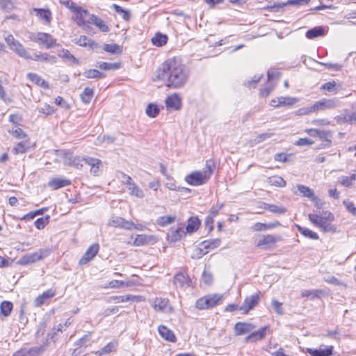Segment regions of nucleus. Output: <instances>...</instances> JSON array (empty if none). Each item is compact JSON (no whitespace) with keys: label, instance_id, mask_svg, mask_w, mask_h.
Segmentation results:
<instances>
[{"label":"nucleus","instance_id":"obj_1","mask_svg":"<svg viewBox=\"0 0 356 356\" xmlns=\"http://www.w3.org/2000/svg\"><path fill=\"white\" fill-rule=\"evenodd\" d=\"M160 79L166 80V86L172 88H182L189 77L188 67L184 65L180 58L173 57L163 62L159 74Z\"/></svg>","mask_w":356,"mask_h":356},{"label":"nucleus","instance_id":"obj_2","mask_svg":"<svg viewBox=\"0 0 356 356\" xmlns=\"http://www.w3.org/2000/svg\"><path fill=\"white\" fill-rule=\"evenodd\" d=\"M214 164L212 161H207L205 168L203 171H194L187 175L185 178L186 181L191 186H201L206 184L210 179Z\"/></svg>","mask_w":356,"mask_h":356},{"label":"nucleus","instance_id":"obj_3","mask_svg":"<svg viewBox=\"0 0 356 356\" xmlns=\"http://www.w3.org/2000/svg\"><path fill=\"white\" fill-rule=\"evenodd\" d=\"M51 252V250L50 248H41L36 252L24 255L19 261V263L22 265L33 264L48 257Z\"/></svg>","mask_w":356,"mask_h":356},{"label":"nucleus","instance_id":"obj_4","mask_svg":"<svg viewBox=\"0 0 356 356\" xmlns=\"http://www.w3.org/2000/svg\"><path fill=\"white\" fill-rule=\"evenodd\" d=\"M4 40L9 48L20 57H27V49L13 35H4Z\"/></svg>","mask_w":356,"mask_h":356},{"label":"nucleus","instance_id":"obj_5","mask_svg":"<svg viewBox=\"0 0 356 356\" xmlns=\"http://www.w3.org/2000/svg\"><path fill=\"white\" fill-rule=\"evenodd\" d=\"M339 105L340 101L338 98H323L313 104V110H316V112L332 110L337 108Z\"/></svg>","mask_w":356,"mask_h":356},{"label":"nucleus","instance_id":"obj_6","mask_svg":"<svg viewBox=\"0 0 356 356\" xmlns=\"http://www.w3.org/2000/svg\"><path fill=\"white\" fill-rule=\"evenodd\" d=\"M309 220L323 232H335L336 227L330 222L319 217L318 214L310 213L308 216Z\"/></svg>","mask_w":356,"mask_h":356},{"label":"nucleus","instance_id":"obj_7","mask_svg":"<svg viewBox=\"0 0 356 356\" xmlns=\"http://www.w3.org/2000/svg\"><path fill=\"white\" fill-rule=\"evenodd\" d=\"M30 38L32 41L43 45L47 49H50L56 45V40L47 33L39 32L33 34Z\"/></svg>","mask_w":356,"mask_h":356},{"label":"nucleus","instance_id":"obj_8","mask_svg":"<svg viewBox=\"0 0 356 356\" xmlns=\"http://www.w3.org/2000/svg\"><path fill=\"white\" fill-rule=\"evenodd\" d=\"M107 225L127 230H132L133 222L127 220L120 216H112L108 221Z\"/></svg>","mask_w":356,"mask_h":356},{"label":"nucleus","instance_id":"obj_9","mask_svg":"<svg viewBox=\"0 0 356 356\" xmlns=\"http://www.w3.org/2000/svg\"><path fill=\"white\" fill-rule=\"evenodd\" d=\"M260 294L261 292L258 291L254 294L246 297L243 305L240 306L239 310L243 311L244 314H248L250 310L252 309L258 305L260 300Z\"/></svg>","mask_w":356,"mask_h":356},{"label":"nucleus","instance_id":"obj_10","mask_svg":"<svg viewBox=\"0 0 356 356\" xmlns=\"http://www.w3.org/2000/svg\"><path fill=\"white\" fill-rule=\"evenodd\" d=\"M280 236H275L271 234L262 235L257 240V247L261 248L262 249H269L277 241H280Z\"/></svg>","mask_w":356,"mask_h":356},{"label":"nucleus","instance_id":"obj_11","mask_svg":"<svg viewBox=\"0 0 356 356\" xmlns=\"http://www.w3.org/2000/svg\"><path fill=\"white\" fill-rule=\"evenodd\" d=\"M99 250V245L94 243L90 245L79 261V265L83 266L92 261L97 255Z\"/></svg>","mask_w":356,"mask_h":356},{"label":"nucleus","instance_id":"obj_12","mask_svg":"<svg viewBox=\"0 0 356 356\" xmlns=\"http://www.w3.org/2000/svg\"><path fill=\"white\" fill-rule=\"evenodd\" d=\"M25 59L33 60L35 61H43L48 63H56V58L54 56L49 55L47 53L38 52L31 55L27 51V57H22Z\"/></svg>","mask_w":356,"mask_h":356},{"label":"nucleus","instance_id":"obj_13","mask_svg":"<svg viewBox=\"0 0 356 356\" xmlns=\"http://www.w3.org/2000/svg\"><path fill=\"white\" fill-rule=\"evenodd\" d=\"M173 283L177 287L184 289L192 285V280L188 275L178 273L174 277Z\"/></svg>","mask_w":356,"mask_h":356},{"label":"nucleus","instance_id":"obj_14","mask_svg":"<svg viewBox=\"0 0 356 356\" xmlns=\"http://www.w3.org/2000/svg\"><path fill=\"white\" fill-rule=\"evenodd\" d=\"M333 346H325L321 344L319 349L308 348L307 352L312 356H331L333 355Z\"/></svg>","mask_w":356,"mask_h":356},{"label":"nucleus","instance_id":"obj_15","mask_svg":"<svg viewBox=\"0 0 356 356\" xmlns=\"http://www.w3.org/2000/svg\"><path fill=\"white\" fill-rule=\"evenodd\" d=\"M64 163L66 165L80 169L84 165V157L74 156L71 153H67L65 156Z\"/></svg>","mask_w":356,"mask_h":356},{"label":"nucleus","instance_id":"obj_16","mask_svg":"<svg viewBox=\"0 0 356 356\" xmlns=\"http://www.w3.org/2000/svg\"><path fill=\"white\" fill-rule=\"evenodd\" d=\"M186 235V232L183 227H172L167 234V239L170 242L175 243L181 240Z\"/></svg>","mask_w":356,"mask_h":356},{"label":"nucleus","instance_id":"obj_17","mask_svg":"<svg viewBox=\"0 0 356 356\" xmlns=\"http://www.w3.org/2000/svg\"><path fill=\"white\" fill-rule=\"evenodd\" d=\"M168 300L163 298H156L154 301L152 306L156 311L167 312L171 313L172 312V307L168 306Z\"/></svg>","mask_w":356,"mask_h":356},{"label":"nucleus","instance_id":"obj_18","mask_svg":"<svg viewBox=\"0 0 356 356\" xmlns=\"http://www.w3.org/2000/svg\"><path fill=\"white\" fill-rule=\"evenodd\" d=\"M73 13H75L74 20L79 26L85 24V17L88 14V10L76 6V3H71Z\"/></svg>","mask_w":356,"mask_h":356},{"label":"nucleus","instance_id":"obj_19","mask_svg":"<svg viewBox=\"0 0 356 356\" xmlns=\"http://www.w3.org/2000/svg\"><path fill=\"white\" fill-rule=\"evenodd\" d=\"M44 350L43 346L22 348L16 351L13 356H37Z\"/></svg>","mask_w":356,"mask_h":356},{"label":"nucleus","instance_id":"obj_20","mask_svg":"<svg viewBox=\"0 0 356 356\" xmlns=\"http://www.w3.org/2000/svg\"><path fill=\"white\" fill-rule=\"evenodd\" d=\"M254 327L252 323L238 322L234 325V332L236 335H242L251 332Z\"/></svg>","mask_w":356,"mask_h":356},{"label":"nucleus","instance_id":"obj_21","mask_svg":"<svg viewBox=\"0 0 356 356\" xmlns=\"http://www.w3.org/2000/svg\"><path fill=\"white\" fill-rule=\"evenodd\" d=\"M55 296V291L50 289L38 296L34 300L35 307H40Z\"/></svg>","mask_w":356,"mask_h":356},{"label":"nucleus","instance_id":"obj_22","mask_svg":"<svg viewBox=\"0 0 356 356\" xmlns=\"http://www.w3.org/2000/svg\"><path fill=\"white\" fill-rule=\"evenodd\" d=\"M160 336L165 340L170 342H175L176 337L174 332L165 325H160L158 327Z\"/></svg>","mask_w":356,"mask_h":356},{"label":"nucleus","instance_id":"obj_23","mask_svg":"<svg viewBox=\"0 0 356 356\" xmlns=\"http://www.w3.org/2000/svg\"><path fill=\"white\" fill-rule=\"evenodd\" d=\"M165 105L167 108L179 110L181 106V99L178 95L173 94L166 98Z\"/></svg>","mask_w":356,"mask_h":356},{"label":"nucleus","instance_id":"obj_24","mask_svg":"<svg viewBox=\"0 0 356 356\" xmlns=\"http://www.w3.org/2000/svg\"><path fill=\"white\" fill-rule=\"evenodd\" d=\"M88 22L94 24L102 32L106 33L110 31L109 27L106 25V22L102 19L95 15H91L90 16Z\"/></svg>","mask_w":356,"mask_h":356},{"label":"nucleus","instance_id":"obj_25","mask_svg":"<svg viewBox=\"0 0 356 356\" xmlns=\"http://www.w3.org/2000/svg\"><path fill=\"white\" fill-rule=\"evenodd\" d=\"M70 180L65 178L57 177L50 180L48 182V186L53 190H57L64 186L70 185Z\"/></svg>","mask_w":356,"mask_h":356},{"label":"nucleus","instance_id":"obj_26","mask_svg":"<svg viewBox=\"0 0 356 356\" xmlns=\"http://www.w3.org/2000/svg\"><path fill=\"white\" fill-rule=\"evenodd\" d=\"M268 329L267 326H264L259 329L257 332H254L249 334L245 339V342H254L259 340L262 339L266 334V330Z\"/></svg>","mask_w":356,"mask_h":356},{"label":"nucleus","instance_id":"obj_27","mask_svg":"<svg viewBox=\"0 0 356 356\" xmlns=\"http://www.w3.org/2000/svg\"><path fill=\"white\" fill-rule=\"evenodd\" d=\"M36 15L43 21L45 24H49L51 21V13L49 9L33 8Z\"/></svg>","mask_w":356,"mask_h":356},{"label":"nucleus","instance_id":"obj_28","mask_svg":"<svg viewBox=\"0 0 356 356\" xmlns=\"http://www.w3.org/2000/svg\"><path fill=\"white\" fill-rule=\"evenodd\" d=\"M296 188L302 196L308 197L312 201H315L317 199L314 191L310 188L302 184H297Z\"/></svg>","mask_w":356,"mask_h":356},{"label":"nucleus","instance_id":"obj_29","mask_svg":"<svg viewBox=\"0 0 356 356\" xmlns=\"http://www.w3.org/2000/svg\"><path fill=\"white\" fill-rule=\"evenodd\" d=\"M154 236L146 234H138L136 235L133 245L134 246H141L151 243L152 240H154Z\"/></svg>","mask_w":356,"mask_h":356},{"label":"nucleus","instance_id":"obj_30","mask_svg":"<svg viewBox=\"0 0 356 356\" xmlns=\"http://www.w3.org/2000/svg\"><path fill=\"white\" fill-rule=\"evenodd\" d=\"M220 240L219 238H214L210 240H206L202 241L200 244V251H203V249L205 250H213L220 245Z\"/></svg>","mask_w":356,"mask_h":356},{"label":"nucleus","instance_id":"obj_31","mask_svg":"<svg viewBox=\"0 0 356 356\" xmlns=\"http://www.w3.org/2000/svg\"><path fill=\"white\" fill-rule=\"evenodd\" d=\"M200 225V220L197 217H191L188 220V225L186 227V232L193 233L196 232Z\"/></svg>","mask_w":356,"mask_h":356},{"label":"nucleus","instance_id":"obj_32","mask_svg":"<svg viewBox=\"0 0 356 356\" xmlns=\"http://www.w3.org/2000/svg\"><path fill=\"white\" fill-rule=\"evenodd\" d=\"M263 208L266 210H268L273 213L277 214H284L286 211V209L282 206H279L276 204H270L268 203L263 202Z\"/></svg>","mask_w":356,"mask_h":356},{"label":"nucleus","instance_id":"obj_33","mask_svg":"<svg viewBox=\"0 0 356 356\" xmlns=\"http://www.w3.org/2000/svg\"><path fill=\"white\" fill-rule=\"evenodd\" d=\"M309 0H289L286 3H278V4H274L273 6L270 7L271 10L277 12L280 10V8H282L286 5H300L304 3H307Z\"/></svg>","mask_w":356,"mask_h":356},{"label":"nucleus","instance_id":"obj_34","mask_svg":"<svg viewBox=\"0 0 356 356\" xmlns=\"http://www.w3.org/2000/svg\"><path fill=\"white\" fill-rule=\"evenodd\" d=\"M28 78L33 83L37 84L39 86H41L44 88H48L49 84L47 81H44L41 76H38L35 73H29L27 74Z\"/></svg>","mask_w":356,"mask_h":356},{"label":"nucleus","instance_id":"obj_35","mask_svg":"<svg viewBox=\"0 0 356 356\" xmlns=\"http://www.w3.org/2000/svg\"><path fill=\"white\" fill-rule=\"evenodd\" d=\"M29 148V143L27 139H24L23 140L18 143L15 147L13 149V152L15 154H23L25 153Z\"/></svg>","mask_w":356,"mask_h":356},{"label":"nucleus","instance_id":"obj_36","mask_svg":"<svg viewBox=\"0 0 356 356\" xmlns=\"http://www.w3.org/2000/svg\"><path fill=\"white\" fill-rule=\"evenodd\" d=\"M318 137L322 140V147H326L331 145L332 133L330 131L321 130Z\"/></svg>","mask_w":356,"mask_h":356},{"label":"nucleus","instance_id":"obj_37","mask_svg":"<svg viewBox=\"0 0 356 356\" xmlns=\"http://www.w3.org/2000/svg\"><path fill=\"white\" fill-rule=\"evenodd\" d=\"M324 35V29L322 26H316L309 29L306 33V37L309 39H314Z\"/></svg>","mask_w":356,"mask_h":356},{"label":"nucleus","instance_id":"obj_38","mask_svg":"<svg viewBox=\"0 0 356 356\" xmlns=\"http://www.w3.org/2000/svg\"><path fill=\"white\" fill-rule=\"evenodd\" d=\"M208 297V300H209V304L211 306V308H213L217 305H220L222 302V300L224 299L223 295L220 294H209L207 295Z\"/></svg>","mask_w":356,"mask_h":356},{"label":"nucleus","instance_id":"obj_39","mask_svg":"<svg viewBox=\"0 0 356 356\" xmlns=\"http://www.w3.org/2000/svg\"><path fill=\"white\" fill-rule=\"evenodd\" d=\"M136 299V296H131V295H127V296H111L109 298L108 302H127L129 300H134Z\"/></svg>","mask_w":356,"mask_h":356},{"label":"nucleus","instance_id":"obj_40","mask_svg":"<svg viewBox=\"0 0 356 356\" xmlns=\"http://www.w3.org/2000/svg\"><path fill=\"white\" fill-rule=\"evenodd\" d=\"M195 307L200 310L211 309L207 296L197 299L195 302Z\"/></svg>","mask_w":356,"mask_h":356},{"label":"nucleus","instance_id":"obj_41","mask_svg":"<svg viewBox=\"0 0 356 356\" xmlns=\"http://www.w3.org/2000/svg\"><path fill=\"white\" fill-rule=\"evenodd\" d=\"M83 76L88 79H102L106 76L103 72H100L97 70H88L83 72Z\"/></svg>","mask_w":356,"mask_h":356},{"label":"nucleus","instance_id":"obj_42","mask_svg":"<svg viewBox=\"0 0 356 356\" xmlns=\"http://www.w3.org/2000/svg\"><path fill=\"white\" fill-rule=\"evenodd\" d=\"M168 41V37L166 35L161 33H156L152 38V43L157 47H162Z\"/></svg>","mask_w":356,"mask_h":356},{"label":"nucleus","instance_id":"obj_43","mask_svg":"<svg viewBox=\"0 0 356 356\" xmlns=\"http://www.w3.org/2000/svg\"><path fill=\"white\" fill-rule=\"evenodd\" d=\"M297 228L299 232L304 235L305 236L314 240L318 239V234L316 232L310 230L309 229L301 227L300 225H297Z\"/></svg>","mask_w":356,"mask_h":356},{"label":"nucleus","instance_id":"obj_44","mask_svg":"<svg viewBox=\"0 0 356 356\" xmlns=\"http://www.w3.org/2000/svg\"><path fill=\"white\" fill-rule=\"evenodd\" d=\"M175 218H176L175 216H160L156 220V224L160 226L164 227V226H166L168 225H170V224L174 222V221L175 220Z\"/></svg>","mask_w":356,"mask_h":356},{"label":"nucleus","instance_id":"obj_45","mask_svg":"<svg viewBox=\"0 0 356 356\" xmlns=\"http://www.w3.org/2000/svg\"><path fill=\"white\" fill-rule=\"evenodd\" d=\"M80 97L84 104H89L93 97V90L88 87L86 88Z\"/></svg>","mask_w":356,"mask_h":356},{"label":"nucleus","instance_id":"obj_46","mask_svg":"<svg viewBox=\"0 0 356 356\" xmlns=\"http://www.w3.org/2000/svg\"><path fill=\"white\" fill-rule=\"evenodd\" d=\"M127 190L130 195L138 198H143L145 196L143 191L136 184V183L132 184L131 186H129Z\"/></svg>","mask_w":356,"mask_h":356},{"label":"nucleus","instance_id":"obj_47","mask_svg":"<svg viewBox=\"0 0 356 356\" xmlns=\"http://www.w3.org/2000/svg\"><path fill=\"white\" fill-rule=\"evenodd\" d=\"M13 303L10 301H3L1 302L0 305L1 313L4 316H8L10 315L12 309H13Z\"/></svg>","mask_w":356,"mask_h":356},{"label":"nucleus","instance_id":"obj_48","mask_svg":"<svg viewBox=\"0 0 356 356\" xmlns=\"http://www.w3.org/2000/svg\"><path fill=\"white\" fill-rule=\"evenodd\" d=\"M101 70H117L120 68V64L118 63H106V62H99L97 65Z\"/></svg>","mask_w":356,"mask_h":356},{"label":"nucleus","instance_id":"obj_49","mask_svg":"<svg viewBox=\"0 0 356 356\" xmlns=\"http://www.w3.org/2000/svg\"><path fill=\"white\" fill-rule=\"evenodd\" d=\"M103 49L110 54H120L122 52L121 47L117 44H106L104 45Z\"/></svg>","mask_w":356,"mask_h":356},{"label":"nucleus","instance_id":"obj_50","mask_svg":"<svg viewBox=\"0 0 356 356\" xmlns=\"http://www.w3.org/2000/svg\"><path fill=\"white\" fill-rule=\"evenodd\" d=\"M322 293L321 290H305L302 291L301 296L302 298H309L312 300L318 297Z\"/></svg>","mask_w":356,"mask_h":356},{"label":"nucleus","instance_id":"obj_51","mask_svg":"<svg viewBox=\"0 0 356 356\" xmlns=\"http://www.w3.org/2000/svg\"><path fill=\"white\" fill-rule=\"evenodd\" d=\"M145 113L149 117L155 118L159 113V108L157 105L149 104L146 108Z\"/></svg>","mask_w":356,"mask_h":356},{"label":"nucleus","instance_id":"obj_52","mask_svg":"<svg viewBox=\"0 0 356 356\" xmlns=\"http://www.w3.org/2000/svg\"><path fill=\"white\" fill-rule=\"evenodd\" d=\"M321 90H327V92H332L333 94H337L338 92V90L336 87V83L335 81H329L324 84H323L321 86Z\"/></svg>","mask_w":356,"mask_h":356},{"label":"nucleus","instance_id":"obj_53","mask_svg":"<svg viewBox=\"0 0 356 356\" xmlns=\"http://www.w3.org/2000/svg\"><path fill=\"white\" fill-rule=\"evenodd\" d=\"M356 180V173L351 176H343L340 177L339 182L341 185L349 187L353 184V181Z\"/></svg>","mask_w":356,"mask_h":356},{"label":"nucleus","instance_id":"obj_54","mask_svg":"<svg viewBox=\"0 0 356 356\" xmlns=\"http://www.w3.org/2000/svg\"><path fill=\"white\" fill-rule=\"evenodd\" d=\"M94 42L86 35H81L77 40L76 43L82 47L90 46Z\"/></svg>","mask_w":356,"mask_h":356},{"label":"nucleus","instance_id":"obj_55","mask_svg":"<svg viewBox=\"0 0 356 356\" xmlns=\"http://www.w3.org/2000/svg\"><path fill=\"white\" fill-rule=\"evenodd\" d=\"M49 216L38 218L35 221V226L38 229H42L49 223Z\"/></svg>","mask_w":356,"mask_h":356},{"label":"nucleus","instance_id":"obj_56","mask_svg":"<svg viewBox=\"0 0 356 356\" xmlns=\"http://www.w3.org/2000/svg\"><path fill=\"white\" fill-rule=\"evenodd\" d=\"M0 8L5 11H11L15 6L11 0H0Z\"/></svg>","mask_w":356,"mask_h":356},{"label":"nucleus","instance_id":"obj_57","mask_svg":"<svg viewBox=\"0 0 356 356\" xmlns=\"http://www.w3.org/2000/svg\"><path fill=\"white\" fill-rule=\"evenodd\" d=\"M84 165H88L90 168L95 165H102V162L99 159L86 156L84 157Z\"/></svg>","mask_w":356,"mask_h":356},{"label":"nucleus","instance_id":"obj_58","mask_svg":"<svg viewBox=\"0 0 356 356\" xmlns=\"http://www.w3.org/2000/svg\"><path fill=\"white\" fill-rule=\"evenodd\" d=\"M38 110L39 113L45 114L47 115H51L54 112V108L50 105L47 104L39 106L38 107Z\"/></svg>","mask_w":356,"mask_h":356},{"label":"nucleus","instance_id":"obj_59","mask_svg":"<svg viewBox=\"0 0 356 356\" xmlns=\"http://www.w3.org/2000/svg\"><path fill=\"white\" fill-rule=\"evenodd\" d=\"M124 286H129V284H125V283L123 281L114 280L109 282L107 287H110L112 289H119Z\"/></svg>","mask_w":356,"mask_h":356},{"label":"nucleus","instance_id":"obj_60","mask_svg":"<svg viewBox=\"0 0 356 356\" xmlns=\"http://www.w3.org/2000/svg\"><path fill=\"white\" fill-rule=\"evenodd\" d=\"M272 185L283 187L286 185V181L281 177H275L272 178L270 181Z\"/></svg>","mask_w":356,"mask_h":356},{"label":"nucleus","instance_id":"obj_61","mask_svg":"<svg viewBox=\"0 0 356 356\" xmlns=\"http://www.w3.org/2000/svg\"><path fill=\"white\" fill-rule=\"evenodd\" d=\"M62 57L67 59L68 61L78 64V60L68 51L63 50Z\"/></svg>","mask_w":356,"mask_h":356},{"label":"nucleus","instance_id":"obj_62","mask_svg":"<svg viewBox=\"0 0 356 356\" xmlns=\"http://www.w3.org/2000/svg\"><path fill=\"white\" fill-rule=\"evenodd\" d=\"M319 217L330 223L334 220V215L328 211H323L321 214L319 215Z\"/></svg>","mask_w":356,"mask_h":356},{"label":"nucleus","instance_id":"obj_63","mask_svg":"<svg viewBox=\"0 0 356 356\" xmlns=\"http://www.w3.org/2000/svg\"><path fill=\"white\" fill-rule=\"evenodd\" d=\"M271 305H272V307H273V310L277 314H283V311H282V304L281 302H280L279 301L273 299L272 300Z\"/></svg>","mask_w":356,"mask_h":356},{"label":"nucleus","instance_id":"obj_64","mask_svg":"<svg viewBox=\"0 0 356 356\" xmlns=\"http://www.w3.org/2000/svg\"><path fill=\"white\" fill-rule=\"evenodd\" d=\"M343 204L346 206L347 210L353 215H356V207L354 206L353 203L349 202L348 200H344Z\"/></svg>","mask_w":356,"mask_h":356}]
</instances>
